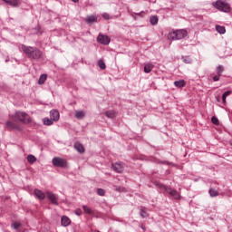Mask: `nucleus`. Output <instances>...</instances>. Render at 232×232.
<instances>
[{"mask_svg": "<svg viewBox=\"0 0 232 232\" xmlns=\"http://www.w3.org/2000/svg\"><path fill=\"white\" fill-rule=\"evenodd\" d=\"M22 52H24L27 59H33L34 61H39L43 57V51L35 46H28L22 44Z\"/></svg>", "mask_w": 232, "mask_h": 232, "instance_id": "nucleus-1", "label": "nucleus"}, {"mask_svg": "<svg viewBox=\"0 0 232 232\" xmlns=\"http://www.w3.org/2000/svg\"><path fill=\"white\" fill-rule=\"evenodd\" d=\"M212 5L217 10H219V12H224L225 14H229L231 12V5L222 0H217Z\"/></svg>", "mask_w": 232, "mask_h": 232, "instance_id": "nucleus-2", "label": "nucleus"}, {"mask_svg": "<svg viewBox=\"0 0 232 232\" xmlns=\"http://www.w3.org/2000/svg\"><path fill=\"white\" fill-rule=\"evenodd\" d=\"M186 35H188V31L184 29H180V30H177L172 33H169L168 38L170 41H179L180 39H184Z\"/></svg>", "mask_w": 232, "mask_h": 232, "instance_id": "nucleus-3", "label": "nucleus"}, {"mask_svg": "<svg viewBox=\"0 0 232 232\" xmlns=\"http://www.w3.org/2000/svg\"><path fill=\"white\" fill-rule=\"evenodd\" d=\"M156 186L160 189L169 193V195H170V197H173V198H176V199L180 198V196L179 195V192H177V190H175L171 188H168V187H166V185H162V183H156Z\"/></svg>", "mask_w": 232, "mask_h": 232, "instance_id": "nucleus-4", "label": "nucleus"}, {"mask_svg": "<svg viewBox=\"0 0 232 232\" xmlns=\"http://www.w3.org/2000/svg\"><path fill=\"white\" fill-rule=\"evenodd\" d=\"M14 117L20 121V122H24V124L32 122V118H30V115L24 111H16Z\"/></svg>", "mask_w": 232, "mask_h": 232, "instance_id": "nucleus-5", "label": "nucleus"}, {"mask_svg": "<svg viewBox=\"0 0 232 232\" xmlns=\"http://www.w3.org/2000/svg\"><path fill=\"white\" fill-rule=\"evenodd\" d=\"M53 164L55 168H68V162H66V160L62 158H53Z\"/></svg>", "mask_w": 232, "mask_h": 232, "instance_id": "nucleus-6", "label": "nucleus"}, {"mask_svg": "<svg viewBox=\"0 0 232 232\" xmlns=\"http://www.w3.org/2000/svg\"><path fill=\"white\" fill-rule=\"evenodd\" d=\"M45 197L52 202L54 206H57L59 204V198H57V195L53 194V192L46 191Z\"/></svg>", "mask_w": 232, "mask_h": 232, "instance_id": "nucleus-7", "label": "nucleus"}, {"mask_svg": "<svg viewBox=\"0 0 232 232\" xmlns=\"http://www.w3.org/2000/svg\"><path fill=\"white\" fill-rule=\"evenodd\" d=\"M111 169H113L115 173H122L124 171V164L121 161L112 163Z\"/></svg>", "mask_w": 232, "mask_h": 232, "instance_id": "nucleus-8", "label": "nucleus"}, {"mask_svg": "<svg viewBox=\"0 0 232 232\" xmlns=\"http://www.w3.org/2000/svg\"><path fill=\"white\" fill-rule=\"evenodd\" d=\"M97 41L98 43H100V44H105L108 45L110 44V38L108 37V35H104V34H99L97 37Z\"/></svg>", "mask_w": 232, "mask_h": 232, "instance_id": "nucleus-9", "label": "nucleus"}, {"mask_svg": "<svg viewBox=\"0 0 232 232\" xmlns=\"http://www.w3.org/2000/svg\"><path fill=\"white\" fill-rule=\"evenodd\" d=\"M35 197L39 198V200H44L46 198V193L43 192L41 189L35 188L34 191Z\"/></svg>", "mask_w": 232, "mask_h": 232, "instance_id": "nucleus-10", "label": "nucleus"}, {"mask_svg": "<svg viewBox=\"0 0 232 232\" xmlns=\"http://www.w3.org/2000/svg\"><path fill=\"white\" fill-rule=\"evenodd\" d=\"M50 119L54 122H57V121H59V111L52 110L50 111Z\"/></svg>", "mask_w": 232, "mask_h": 232, "instance_id": "nucleus-11", "label": "nucleus"}, {"mask_svg": "<svg viewBox=\"0 0 232 232\" xmlns=\"http://www.w3.org/2000/svg\"><path fill=\"white\" fill-rule=\"evenodd\" d=\"M61 224L63 227H68V225L72 224V221L70 220V218L63 216L61 219Z\"/></svg>", "mask_w": 232, "mask_h": 232, "instance_id": "nucleus-12", "label": "nucleus"}, {"mask_svg": "<svg viewBox=\"0 0 232 232\" xmlns=\"http://www.w3.org/2000/svg\"><path fill=\"white\" fill-rule=\"evenodd\" d=\"M5 125L7 130H19L21 131V128L12 121H6Z\"/></svg>", "mask_w": 232, "mask_h": 232, "instance_id": "nucleus-13", "label": "nucleus"}, {"mask_svg": "<svg viewBox=\"0 0 232 232\" xmlns=\"http://www.w3.org/2000/svg\"><path fill=\"white\" fill-rule=\"evenodd\" d=\"M74 150H76L78 153H84V146H82V144H81L80 142L74 143Z\"/></svg>", "mask_w": 232, "mask_h": 232, "instance_id": "nucleus-14", "label": "nucleus"}, {"mask_svg": "<svg viewBox=\"0 0 232 232\" xmlns=\"http://www.w3.org/2000/svg\"><path fill=\"white\" fill-rule=\"evenodd\" d=\"M85 22L88 24H92V23H95L97 22V18L95 15H89L85 18Z\"/></svg>", "mask_w": 232, "mask_h": 232, "instance_id": "nucleus-15", "label": "nucleus"}, {"mask_svg": "<svg viewBox=\"0 0 232 232\" xmlns=\"http://www.w3.org/2000/svg\"><path fill=\"white\" fill-rule=\"evenodd\" d=\"M174 85L177 88H184L186 86V82L184 80L175 81Z\"/></svg>", "mask_w": 232, "mask_h": 232, "instance_id": "nucleus-16", "label": "nucleus"}, {"mask_svg": "<svg viewBox=\"0 0 232 232\" xmlns=\"http://www.w3.org/2000/svg\"><path fill=\"white\" fill-rule=\"evenodd\" d=\"M7 5H11V6H19V0H3Z\"/></svg>", "mask_w": 232, "mask_h": 232, "instance_id": "nucleus-17", "label": "nucleus"}, {"mask_svg": "<svg viewBox=\"0 0 232 232\" xmlns=\"http://www.w3.org/2000/svg\"><path fill=\"white\" fill-rule=\"evenodd\" d=\"M140 217H142V218H148V217H150V215L148 214V208L144 207L140 208Z\"/></svg>", "mask_w": 232, "mask_h": 232, "instance_id": "nucleus-18", "label": "nucleus"}, {"mask_svg": "<svg viewBox=\"0 0 232 232\" xmlns=\"http://www.w3.org/2000/svg\"><path fill=\"white\" fill-rule=\"evenodd\" d=\"M151 70H153V65H152V63H147V64H145V66H144V72H145V73H150V72H151Z\"/></svg>", "mask_w": 232, "mask_h": 232, "instance_id": "nucleus-19", "label": "nucleus"}, {"mask_svg": "<svg viewBox=\"0 0 232 232\" xmlns=\"http://www.w3.org/2000/svg\"><path fill=\"white\" fill-rule=\"evenodd\" d=\"M85 115L86 114L82 111H76L75 113H74V117L76 119H82V118H84Z\"/></svg>", "mask_w": 232, "mask_h": 232, "instance_id": "nucleus-20", "label": "nucleus"}, {"mask_svg": "<svg viewBox=\"0 0 232 232\" xmlns=\"http://www.w3.org/2000/svg\"><path fill=\"white\" fill-rule=\"evenodd\" d=\"M216 30H217L218 34H226V27H224L222 25H216Z\"/></svg>", "mask_w": 232, "mask_h": 232, "instance_id": "nucleus-21", "label": "nucleus"}, {"mask_svg": "<svg viewBox=\"0 0 232 232\" xmlns=\"http://www.w3.org/2000/svg\"><path fill=\"white\" fill-rule=\"evenodd\" d=\"M150 24H152V26H155V24H159V17L157 15H153L150 17Z\"/></svg>", "mask_w": 232, "mask_h": 232, "instance_id": "nucleus-22", "label": "nucleus"}, {"mask_svg": "<svg viewBox=\"0 0 232 232\" xmlns=\"http://www.w3.org/2000/svg\"><path fill=\"white\" fill-rule=\"evenodd\" d=\"M37 158H35V156L30 154L27 156V162H29V164H34V162H36Z\"/></svg>", "mask_w": 232, "mask_h": 232, "instance_id": "nucleus-23", "label": "nucleus"}, {"mask_svg": "<svg viewBox=\"0 0 232 232\" xmlns=\"http://www.w3.org/2000/svg\"><path fill=\"white\" fill-rule=\"evenodd\" d=\"M43 122L44 124V126H52V124H53V120L51 119H48V118H44L43 120Z\"/></svg>", "mask_w": 232, "mask_h": 232, "instance_id": "nucleus-24", "label": "nucleus"}, {"mask_svg": "<svg viewBox=\"0 0 232 232\" xmlns=\"http://www.w3.org/2000/svg\"><path fill=\"white\" fill-rule=\"evenodd\" d=\"M82 209L85 213H87L88 215H93V210L92 208H90V207L83 205L82 206Z\"/></svg>", "mask_w": 232, "mask_h": 232, "instance_id": "nucleus-25", "label": "nucleus"}, {"mask_svg": "<svg viewBox=\"0 0 232 232\" xmlns=\"http://www.w3.org/2000/svg\"><path fill=\"white\" fill-rule=\"evenodd\" d=\"M48 75L46 74H42L38 80V84H44V82H46Z\"/></svg>", "mask_w": 232, "mask_h": 232, "instance_id": "nucleus-26", "label": "nucleus"}, {"mask_svg": "<svg viewBox=\"0 0 232 232\" xmlns=\"http://www.w3.org/2000/svg\"><path fill=\"white\" fill-rule=\"evenodd\" d=\"M229 95H231V91H227L223 93L222 95L223 104H226V99L227 97H229Z\"/></svg>", "mask_w": 232, "mask_h": 232, "instance_id": "nucleus-27", "label": "nucleus"}, {"mask_svg": "<svg viewBox=\"0 0 232 232\" xmlns=\"http://www.w3.org/2000/svg\"><path fill=\"white\" fill-rule=\"evenodd\" d=\"M106 117H108V119H114L115 117V111H108L105 112Z\"/></svg>", "mask_w": 232, "mask_h": 232, "instance_id": "nucleus-28", "label": "nucleus"}, {"mask_svg": "<svg viewBox=\"0 0 232 232\" xmlns=\"http://www.w3.org/2000/svg\"><path fill=\"white\" fill-rule=\"evenodd\" d=\"M98 66L101 68V70H106V63H104L103 60L98 61Z\"/></svg>", "mask_w": 232, "mask_h": 232, "instance_id": "nucleus-29", "label": "nucleus"}, {"mask_svg": "<svg viewBox=\"0 0 232 232\" xmlns=\"http://www.w3.org/2000/svg\"><path fill=\"white\" fill-rule=\"evenodd\" d=\"M182 61L185 63V64H191V58L189 56H182Z\"/></svg>", "mask_w": 232, "mask_h": 232, "instance_id": "nucleus-30", "label": "nucleus"}, {"mask_svg": "<svg viewBox=\"0 0 232 232\" xmlns=\"http://www.w3.org/2000/svg\"><path fill=\"white\" fill-rule=\"evenodd\" d=\"M209 195L210 197H218V191L215 188H210Z\"/></svg>", "mask_w": 232, "mask_h": 232, "instance_id": "nucleus-31", "label": "nucleus"}, {"mask_svg": "<svg viewBox=\"0 0 232 232\" xmlns=\"http://www.w3.org/2000/svg\"><path fill=\"white\" fill-rule=\"evenodd\" d=\"M97 194H98L100 197H104V195H106V190H104L103 188H98V189H97Z\"/></svg>", "mask_w": 232, "mask_h": 232, "instance_id": "nucleus-32", "label": "nucleus"}, {"mask_svg": "<svg viewBox=\"0 0 232 232\" xmlns=\"http://www.w3.org/2000/svg\"><path fill=\"white\" fill-rule=\"evenodd\" d=\"M217 72L218 75H222V72H224V67L222 65H218L217 67Z\"/></svg>", "mask_w": 232, "mask_h": 232, "instance_id": "nucleus-33", "label": "nucleus"}, {"mask_svg": "<svg viewBox=\"0 0 232 232\" xmlns=\"http://www.w3.org/2000/svg\"><path fill=\"white\" fill-rule=\"evenodd\" d=\"M12 227H13V229H19V227H21V223H19V222H14V223L12 224Z\"/></svg>", "mask_w": 232, "mask_h": 232, "instance_id": "nucleus-34", "label": "nucleus"}, {"mask_svg": "<svg viewBox=\"0 0 232 232\" xmlns=\"http://www.w3.org/2000/svg\"><path fill=\"white\" fill-rule=\"evenodd\" d=\"M212 124H216V126H218V119L215 116L211 118Z\"/></svg>", "mask_w": 232, "mask_h": 232, "instance_id": "nucleus-35", "label": "nucleus"}, {"mask_svg": "<svg viewBox=\"0 0 232 232\" xmlns=\"http://www.w3.org/2000/svg\"><path fill=\"white\" fill-rule=\"evenodd\" d=\"M102 17H103V19H107V20L111 19V17L110 16V14H108V13H103L102 14Z\"/></svg>", "mask_w": 232, "mask_h": 232, "instance_id": "nucleus-36", "label": "nucleus"}, {"mask_svg": "<svg viewBox=\"0 0 232 232\" xmlns=\"http://www.w3.org/2000/svg\"><path fill=\"white\" fill-rule=\"evenodd\" d=\"M75 215H77L78 217H81L82 215V210L81 208H77L74 211Z\"/></svg>", "mask_w": 232, "mask_h": 232, "instance_id": "nucleus-37", "label": "nucleus"}, {"mask_svg": "<svg viewBox=\"0 0 232 232\" xmlns=\"http://www.w3.org/2000/svg\"><path fill=\"white\" fill-rule=\"evenodd\" d=\"M213 81H214V82L220 81V75H218V73L217 75H215V76L213 77Z\"/></svg>", "mask_w": 232, "mask_h": 232, "instance_id": "nucleus-38", "label": "nucleus"}, {"mask_svg": "<svg viewBox=\"0 0 232 232\" xmlns=\"http://www.w3.org/2000/svg\"><path fill=\"white\" fill-rule=\"evenodd\" d=\"M115 191H124V188H122V187H115Z\"/></svg>", "mask_w": 232, "mask_h": 232, "instance_id": "nucleus-39", "label": "nucleus"}, {"mask_svg": "<svg viewBox=\"0 0 232 232\" xmlns=\"http://www.w3.org/2000/svg\"><path fill=\"white\" fill-rule=\"evenodd\" d=\"M144 11H141V12H140V13H134V15H140V17H142V15H144Z\"/></svg>", "mask_w": 232, "mask_h": 232, "instance_id": "nucleus-40", "label": "nucleus"}, {"mask_svg": "<svg viewBox=\"0 0 232 232\" xmlns=\"http://www.w3.org/2000/svg\"><path fill=\"white\" fill-rule=\"evenodd\" d=\"M161 164H171V163L168 161H162Z\"/></svg>", "mask_w": 232, "mask_h": 232, "instance_id": "nucleus-41", "label": "nucleus"}, {"mask_svg": "<svg viewBox=\"0 0 232 232\" xmlns=\"http://www.w3.org/2000/svg\"><path fill=\"white\" fill-rule=\"evenodd\" d=\"M72 3H79V0H72Z\"/></svg>", "mask_w": 232, "mask_h": 232, "instance_id": "nucleus-42", "label": "nucleus"}]
</instances>
